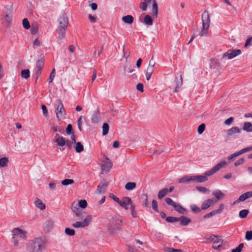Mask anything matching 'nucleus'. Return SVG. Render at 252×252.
Here are the masks:
<instances>
[{
	"mask_svg": "<svg viewBox=\"0 0 252 252\" xmlns=\"http://www.w3.org/2000/svg\"><path fill=\"white\" fill-rule=\"evenodd\" d=\"M23 26L25 29H29L30 28V25L27 19L25 18L23 20Z\"/></svg>",
	"mask_w": 252,
	"mask_h": 252,
	"instance_id": "8fccbe9b",
	"label": "nucleus"
},
{
	"mask_svg": "<svg viewBox=\"0 0 252 252\" xmlns=\"http://www.w3.org/2000/svg\"><path fill=\"white\" fill-rule=\"evenodd\" d=\"M26 238V232L18 228L12 230V239L14 240L13 246L18 247L19 243L25 240Z\"/></svg>",
	"mask_w": 252,
	"mask_h": 252,
	"instance_id": "39448f33",
	"label": "nucleus"
},
{
	"mask_svg": "<svg viewBox=\"0 0 252 252\" xmlns=\"http://www.w3.org/2000/svg\"><path fill=\"white\" fill-rule=\"evenodd\" d=\"M83 119V117L82 116H81L79 119L78 120V128L79 129V130L81 131H82V128H81V125H82V119Z\"/></svg>",
	"mask_w": 252,
	"mask_h": 252,
	"instance_id": "0e129e2a",
	"label": "nucleus"
},
{
	"mask_svg": "<svg viewBox=\"0 0 252 252\" xmlns=\"http://www.w3.org/2000/svg\"><path fill=\"white\" fill-rule=\"evenodd\" d=\"M44 65V60L41 59L40 60H38L36 62V67L35 68V73L36 74V81L37 80L40 75L41 74V72L42 69V67Z\"/></svg>",
	"mask_w": 252,
	"mask_h": 252,
	"instance_id": "9b49d317",
	"label": "nucleus"
},
{
	"mask_svg": "<svg viewBox=\"0 0 252 252\" xmlns=\"http://www.w3.org/2000/svg\"><path fill=\"white\" fill-rule=\"evenodd\" d=\"M92 218L90 215H87L83 221H76L72 224V226L75 228H85L88 226L92 221Z\"/></svg>",
	"mask_w": 252,
	"mask_h": 252,
	"instance_id": "6e6552de",
	"label": "nucleus"
},
{
	"mask_svg": "<svg viewBox=\"0 0 252 252\" xmlns=\"http://www.w3.org/2000/svg\"><path fill=\"white\" fill-rule=\"evenodd\" d=\"M122 20L126 24H131L133 23L134 19L131 15H128L123 17Z\"/></svg>",
	"mask_w": 252,
	"mask_h": 252,
	"instance_id": "c85d7f7f",
	"label": "nucleus"
},
{
	"mask_svg": "<svg viewBox=\"0 0 252 252\" xmlns=\"http://www.w3.org/2000/svg\"><path fill=\"white\" fill-rule=\"evenodd\" d=\"M65 233L68 236H73L75 235V232L74 229H70L69 228H66L65 229Z\"/></svg>",
	"mask_w": 252,
	"mask_h": 252,
	"instance_id": "de8ad7c7",
	"label": "nucleus"
},
{
	"mask_svg": "<svg viewBox=\"0 0 252 252\" xmlns=\"http://www.w3.org/2000/svg\"><path fill=\"white\" fill-rule=\"evenodd\" d=\"M136 187V184L134 182H128L125 185V189L127 190L134 189Z\"/></svg>",
	"mask_w": 252,
	"mask_h": 252,
	"instance_id": "2f4dec72",
	"label": "nucleus"
},
{
	"mask_svg": "<svg viewBox=\"0 0 252 252\" xmlns=\"http://www.w3.org/2000/svg\"><path fill=\"white\" fill-rule=\"evenodd\" d=\"M108 181L103 180L101 182L100 184L97 186L96 192L98 194H104L105 192L106 189L108 186Z\"/></svg>",
	"mask_w": 252,
	"mask_h": 252,
	"instance_id": "f8f14e48",
	"label": "nucleus"
},
{
	"mask_svg": "<svg viewBox=\"0 0 252 252\" xmlns=\"http://www.w3.org/2000/svg\"><path fill=\"white\" fill-rule=\"evenodd\" d=\"M122 207L125 208L126 210L128 209V206L132 203V200L130 198L128 197H125L120 199L118 203Z\"/></svg>",
	"mask_w": 252,
	"mask_h": 252,
	"instance_id": "1a4fd4ad",
	"label": "nucleus"
},
{
	"mask_svg": "<svg viewBox=\"0 0 252 252\" xmlns=\"http://www.w3.org/2000/svg\"><path fill=\"white\" fill-rule=\"evenodd\" d=\"M247 199V196L246 195V193H243L237 199V201H243Z\"/></svg>",
	"mask_w": 252,
	"mask_h": 252,
	"instance_id": "338daca9",
	"label": "nucleus"
},
{
	"mask_svg": "<svg viewBox=\"0 0 252 252\" xmlns=\"http://www.w3.org/2000/svg\"><path fill=\"white\" fill-rule=\"evenodd\" d=\"M106 161H104V163L101 165V169L104 172H109L110 169L112 166V162L107 158H105Z\"/></svg>",
	"mask_w": 252,
	"mask_h": 252,
	"instance_id": "ddd939ff",
	"label": "nucleus"
},
{
	"mask_svg": "<svg viewBox=\"0 0 252 252\" xmlns=\"http://www.w3.org/2000/svg\"><path fill=\"white\" fill-rule=\"evenodd\" d=\"M163 250L165 252H183L181 249H175L169 247H164L163 248Z\"/></svg>",
	"mask_w": 252,
	"mask_h": 252,
	"instance_id": "a18cd8bd",
	"label": "nucleus"
},
{
	"mask_svg": "<svg viewBox=\"0 0 252 252\" xmlns=\"http://www.w3.org/2000/svg\"><path fill=\"white\" fill-rule=\"evenodd\" d=\"M71 140H66V143H65V145L68 149H71L72 144L76 143L75 136L74 133L72 134V135L71 136Z\"/></svg>",
	"mask_w": 252,
	"mask_h": 252,
	"instance_id": "a878e982",
	"label": "nucleus"
},
{
	"mask_svg": "<svg viewBox=\"0 0 252 252\" xmlns=\"http://www.w3.org/2000/svg\"><path fill=\"white\" fill-rule=\"evenodd\" d=\"M205 125L204 124H202L199 126L197 128V132L199 134H202L205 129Z\"/></svg>",
	"mask_w": 252,
	"mask_h": 252,
	"instance_id": "864d4df0",
	"label": "nucleus"
},
{
	"mask_svg": "<svg viewBox=\"0 0 252 252\" xmlns=\"http://www.w3.org/2000/svg\"><path fill=\"white\" fill-rule=\"evenodd\" d=\"M66 29V28H63L62 27H58L57 32L59 35L58 38L59 40H61L65 37Z\"/></svg>",
	"mask_w": 252,
	"mask_h": 252,
	"instance_id": "aec40b11",
	"label": "nucleus"
},
{
	"mask_svg": "<svg viewBox=\"0 0 252 252\" xmlns=\"http://www.w3.org/2000/svg\"><path fill=\"white\" fill-rule=\"evenodd\" d=\"M202 28L199 32V35L200 37L207 36L208 33V30L210 27L211 20L209 12L205 10L202 15Z\"/></svg>",
	"mask_w": 252,
	"mask_h": 252,
	"instance_id": "7ed1b4c3",
	"label": "nucleus"
},
{
	"mask_svg": "<svg viewBox=\"0 0 252 252\" xmlns=\"http://www.w3.org/2000/svg\"><path fill=\"white\" fill-rule=\"evenodd\" d=\"M228 51L230 54L229 55H230V58H231V59H233L241 54V51L240 49L229 50Z\"/></svg>",
	"mask_w": 252,
	"mask_h": 252,
	"instance_id": "bb28decb",
	"label": "nucleus"
},
{
	"mask_svg": "<svg viewBox=\"0 0 252 252\" xmlns=\"http://www.w3.org/2000/svg\"><path fill=\"white\" fill-rule=\"evenodd\" d=\"M47 242L45 238H36L27 243V250L29 252H41L45 249Z\"/></svg>",
	"mask_w": 252,
	"mask_h": 252,
	"instance_id": "f257e3e1",
	"label": "nucleus"
},
{
	"mask_svg": "<svg viewBox=\"0 0 252 252\" xmlns=\"http://www.w3.org/2000/svg\"><path fill=\"white\" fill-rule=\"evenodd\" d=\"M55 69L54 68L53 70H52V71L51 72L50 75V76L49 77V79H48V81H49V83H51L54 77H55Z\"/></svg>",
	"mask_w": 252,
	"mask_h": 252,
	"instance_id": "bf43d9fd",
	"label": "nucleus"
},
{
	"mask_svg": "<svg viewBox=\"0 0 252 252\" xmlns=\"http://www.w3.org/2000/svg\"><path fill=\"white\" fill-rule=\"evenodd\" d=\"M178 221L180 222L181 225L187 226L191 221V220L186 217L182 216L178 218Z\"/></svg>",
	"mask_w": 252,
	"mask_h": 252,
	"instance_id": "4be33fe9",
	"label": "nucleus"
},
{
	"mask_svg": "<svg viewBox=\"0 0 252 252\" xmlns=\"http://www.w3.org/2000/svg\"><path fill=\"white\" fill-rule=\"evenodd\" d=\"M45 224L48 227V230H49L53 227L54 222L52 220H48L45 222Z\"/></svg>",
	"mask_w": 252,
	"mask_h": 252,
	"instance_id": "4d7b16f0",
	"label": "nucleus"
},
{
	"mask_svg": "<svg viewBox=\"0 0 252 252\" xmlns=\"http://www.w3.org/2000/svg\"><path fill=\"white\" fill-rule=\"evenodd\" d=\"M74 181L72 179H66L62 181L61 184L63 186H67L69 185L73 184Z\"/></svg>",
	"mask_w": 252,
	"mask_h": 252,
	"instance_id": "c03bdc74",
	"label": "nucleus"
},
{
	"mask_svg": "<svg viewBox=\"0 0 252 252\" xmlns=\"http://www.w3.org/2000/svg\"><path fill=\"white\" fill-rule=\"evenodd\" d=\"M8 159L7 157H3L0 158V167H5L7 166Z\"/></svg>",
	"mask_w": 252,
	"mask_h": 252,
	"instance_id": "473e14b6",
	"label": "nucleus"
},
{
	"mask_svg": "<svg viewBox=\"0 0 252 252\" xmlns=\"http://www.w3.org/2000/svg\"><path fill=\"white\" fill-rule=\"evenodd\" d=\"M144 22L146 25L151 26L153 24V19L150 15H147L144 17Z\"/></svg>",
	"mask_w": 252,
	"mask_h": 252,
	"instance_id": "f704fd0d",
	"label": "nucleus"
},
{
	"mask_svg": "<svg viewBox=\"0 0 252 252\" xmlns=\"http://www.w3.org/2000/svg\"><path fill=\"white\" fill-rule=\"evenodd\" d=\"M183 84V79L182 76H180L179 78H176V87L174 90L175 92H177L179 89L181 87Z\"/></svg>",
	"mask_w": 252,
	"mask_h": 252,
	"instance_id": "cd10ccee",
	"label": "nucleus"
},
{
	"mask_svg": "<svg viewBox=\"0 0 252 252\" xmlns=\"http://www.w3.org/2000/svg\"><path fill=\"white\" fill-rule=\"evenodd\" d=\"M55 112L57 118L61 121L63 119L65 115V110L63 104L60 99H57L55 104Z\"/></svg>",
	"mask_w": 252,
	"mask_h": 252,
	"instance_id": "423d86ee",
	"label": "nucleus"
},
{
	"mask_svg": "<svg viewBox=\"0 0 252 252\" xmlns=\"http://www.w3.org/2000/svg\"><path fill=\"white\" fill-rule=\"evenodd\" d=\"M216 238V235H211L206 236L205 238V241H204L205 243H208L211 242H214V240Z\"/></svg>",
	"mask_w": 252,
	"mask_h": 252,
	"instance_id": "58836bf2",
	"label": "nucleus"
},
{
	"mask_svg": "<svg viewBox=\"0 0 252 252\" xmlns=\"http://www.w3.org/2000/svg\"><path fill=\"white\" fill-rule=\"evenodd\" d=\"M56 142L57 143L59 146L63 147L65 145L66 142L65 139L64 137L59 136L58 134H56Z\"/></svg>",
	"mask_w": 252,
	"mask_h": 252,
	"instance_id": "412c9836",
	"label": "nucleus"
},
{
	"mask_svg": "<svg viewBox=\"0 0 252 252\" xmlns=\"http://www.w3.org/2000/svg\"><path fill=\"white\" fill-rule=\"evenodd\" d=\"M241 132V129L237 126H233L232 128L228 129L226 131V136L228 138H230L233 136L235 134L240 133Z\"/></svg>",
	"mask_w": 252,
	"mask_h": 252,
	"instance_id": "2eb2a0df",
	"label": "nucleus"
},
{
	"mask_svg": "<svg viewBox=\"0 0 252 252\" xmlns=\"http://www.w3.org/2000/svg\"><path fill=\"white\" fill-rule=\"evenodd\" d=\"M191 211L194 213H197L201 211V209L195 204H192L190 206Z\"/></svg>",
	"mask_w": 252,
	"mask_h": 252,
	"instance_id": "603ef678",
	"label": "nucleus"
},
{
	"mask_svg": "<svg viewBox=\"0 0 252 252\" xmlns=\"http://www.w3.org/2000/svg\"><path fill=\"white\" fill-rule=\"evenodd\" d=\"M12 20V15L11 12L6 13L5 17V22L6 23V26H9Z\"/></svg>",
	"mask_w": 252,
	"mask_h": 252,
	"instance_id": "4c0bfd02",
	"label": "nucleus"
},
{
	"mask_svg": "<svg viewBox=\"0 0 252 252\" xmlns=\"http://www.w3.org/2000/svg\"><path fill=\"white\" fill-rule=\"evenodd\" d=\"M66 133L67 135L71 134V136L72 133H74L73 131L72 126L71 124L68 125L66 129Z\"/></svg>",
	"mask_w": 252,
	"mask_h": 252,
	"instance_id": "09e8293b",
	"label": "nucleus"
},
{
	"mask_svg": "<svg viewBox=\"0 0 252 252\" xmlns=\"http://www.w3.org/2000/svg\"><path fill=\"white\" fill-rule=\"evenodd\" d=\"M152 208L156 212H158V205L156 200H153L152 203Z\"/></svg>",
	"mask_w": 252,
	"mask_h": 252,
	"instance_id": "6e6d98bb",
	"label": "nucleus"
},
{
	"mask_svg": "<svg viewBox=\"0 0 252 252\" xmlns=\"http://www.w3.org/2000/svg\"><path fill=\"white\" fill-rule=\"evenodd\" d=\"M178 182L181 184H189L191 182H194V176H185L182 178H180L178 180Z\"/></svg>",
	"mask_w": 252,
	"mask_h": 252,
	"instance_id": "f3484780",
	"label": "nucleus"
},
{
	"mask_svg": "<svg viewBox=\"0 0 252 252\" xmlns=\"http://www.w3.org/2000/svg\"><path fill=\"white\" fill-rule=\"evenodd\" d=\"M76 146L75 147V151L77 153H81L84 150V146L81 142H76Z\"/></svg>",
	"mask_w": 252,
	"mask_h": 252,
	"instance_id": "c9c22d12",
	"label": "nucleus"
},
{
	"mask_svg": "<svg viewBox=\"0 0 252 252\" xmlns=\"http://www.w3.org/2000/svg\"><path fill=\"white\" fill-rule=\"evenodd\" d=\"M251 151H252V146L244 148V149L241 150L240 151L233 154L232 155H230L228 158L229 160H230L233 159L234 158L243 154V153L248 152Z\"/></svg>",
	"mask_w": 252,
	"mask_h": 252,
	"instance_id": "4468645a",
	"label": "nucleus"
},
{
	"mask_svg": "<svg viewBox=\"0 0 252 252\" xmlns=\"http://www.w3.org/2000/svg\"><path fill=\"white\" fill-rule=\"evenodd\" d=\"M243 129L247 132H252V124L250 122H245Z\"/></svg>",
	"mask_w": 252,
	"mask_h": 252,
	"instance_id": "72a5a7b5",
	"label": "nucleus"
},
{
	"mask_svg": "<svg viewBox=\"0 0 252 252\" xmlns=\"http://www.w3.org/2000/svg\"><path fill=\"white\" fill-rule=\"evenodd\" d=\"M166 220L169 222H174L178 221V218L174 217H167L166 218Z\"/></svg>",
	"mask_w": 252,
	"mask_h": 252,
	"instance_id": "3c124183",
	"label": "nucleus"
},
{
	"mask_svg": "<svg viewBox=\"0 0 252 252\" xmlns=\"http://www.w3.org/2000/svg\"><path fill=\"white\" fill-rule=\"evenodd\" d=\"M130 211L131 216L133 218H136L138 217L137 212L135 210V206L133 203L131 204Z\"/></svg>",
	"mask_w": 252,
	"mask_h": 252,
	"instance_id": "ea45409f",
	"label": "nucleus"
},
{
	"mask_svg": "<svg viewBox=\"0 0 252 252\" xmlns=\"http://www.w3.org/2000/svg\"><path fill=\"white\" fill-rule=\"evenodd\" d=\"M71 210L75 213L76 217H81L82 216L83 211L78 207L76 202H74L72 203Z\"/></svg>",
	"mask_w": 252,
	"mask_h": 252,
	"instance_id": "a211bd4d",
	"label": "nucleus"
},
{
	"mask_svg": "<svg viewBox=\"0 0 252 252\" xmlns=\"http://www.w3.org/2000/svg\"><path fill=\"white\" fill-rule=\"evenodd\" d=\"M246 239L247 240H252V231H248L246 233Z\"/></svg>",
	"mask_w": 252,
	"mask_h": 252,
	"instance_id": "052dcab7",
	"label": "nucleus"
},
{
	"mask_svg": "<svg viewBox=\"0 0 252 252\" xmlns=\"http://www.w3.org/2000/svg\"><path fill=\"white\" fill-rule=\"evenodd\" d=\"M217 202V200L214 199H208L204 201L201 205V209L202 210H206L210 206L213 205L215 203Z\"/></svg>",
	"mask_w": 252,
	"mask_h": 252,
	"instance_id": "dca6fc26",
	"label": "nucleus"
},
{
	"mask_svg": "<svg viewBox=\"0 0 252 252\" xmlns=\"http://www.w3.org/2000/svg\"><path fill=\"white\" fill-rule=\"evenodd\" d=\"M58 21L59 23L58 27L67 28L68 24V19L66 14L62 13L58 18Z\"/></svg>",
	"mask_w": 252,
	"mask_h": 252,
	"instance_id": "9d476101",
	"label": "nucleus"
},
{
	"mask_svg": "<svg viewBox=\"0 0 252 252\" xmlns=\"http://www.w3.org/2000/svg\"><path fill=\"white\" fill-rule=\"evenodd\" d=\"M123 224V220L117 217L112 218L108 225L107 229L111 233H115L121 229Z\"/></svg>",
	"mask_w": 252,
	"mask_h": 252,
	"instance_id": "20e7f679",
	"label": "nucleus"
},
{
	"mask_svg": "<svg viewBox=\"0 0 252 252\" xmlns=\"http://www.w3.org/2000/svg\"><path fill=\"white\" fill-rule=\"evenodd\" d=\"M34 204L40 210H44L46 208L45 204L38 198L35 201Z\"/></svg>",
	"mask_w": 252,
	"mask_h": 252,
	"instance_id": "c756f323",
	"label": "nucleus"
},
{
	"mask_svg": "<svg viewBox=\"0 0 252 252\" xmlns=\"http://www.w3.org/2000/svg\"><path fill=\"white\" fill-rule=\"evenodd\" d=\"M153 2L152 5V13L153 15L157 18L158 14V4L156 0H152Z\"/></svg>",
	"mask_w": 252,
	"mask_h": 252,
	"instance_id": "393cba45",
	"label": "nucleus"
},
{
	"mask_svg": "<svg viewBox=\"0 0 252 252\" xmlns=\"http://www.w3.org/2000/svg\"><path fill=\"white\" fill-rule=\"evenodd\" d=\"M244 245L243 243L240 244L237 247L233 249L231 252H241L243 248L244 247Z\"/></svg>",
	"mask_w": 252,
	"mask_h": 252,
	"instance_id": "5fc2aeb1",
	"label": "nucleus"
},
{
	"mask_svg": "<svg viewBox=\"0 0 252 252\" xmlns=\"http://www.w3.org/2000/svg\"><path fill=\"white\" fill-rule=\"evenodd\" d=\"M142 198L144 199V202H145V203H144V205L145 207H149L150 205H149V204L148 203V196H147V194H142Z\"/></svg>",
	"mask_w": 252,
	"mask_h": 252,
	"instance_id": "13d9d810",
	"label": "nucleus"
},
{
	"mask_svg": "<svg viewBox=\"0 0 252 252\" xmlns=\"http://www.w3.org/2000/svg\"><path fill=\"white\" fill-rule=\"evenodd\" d=\"M227 164V162L222 161L218 163L215 166L210 170L205 172L202 175H194V183H203L208 180V177L212 176L221 168L224 167Z\"/></svg>",
	"mask_w": 252,
	"mask_h": 252,
	"instance_id": "f03ea898",
	"label": "nucleus"
},
{
	"mask_svg": "<svg viewBox=\"0 0 252 252\" xmlns=\"http://www.w3.org/2000/svg\"><path fill=\"white\" fill-rule=\"evenodd\" d=\"M109 126L107 123H104L102 126V134L106 135L109 131Z\"/></svg>",
	"mask_w": 252,
	"mask_h": 252,
	"instance_id": "79ce46f5",
	"label": "nucleus"
},
{
	"mask_svg": "<svg viewBox=\"0 0 252 252\" xmlns=\"http://www.w3.org/2000/svg\"><path fill=\"white\" fill-rule=\"evenodd\" d=\"M233 121H234V118H233V117H230L229 118H228V119L224 121V123L226 125L230 126L233 122Z\"/></svg>",
	"mask_w": 252,
	"mask_h": 252,
	"instance_id": "e2e57ef3",
	"label": "nucleus"
},
{
	"mask_svg": "<svg viewBox=\"0 0 252 252\" xmlns=\"http://www.w3.org/2000/svg\"><path fill=\"white\" fill-rule=\"evenodd\" d=\"M166 203L173 207L175 210L181 214H186L187 213V210L183 208L180 204L175 203L170 198H166L165 199Z\"/></svg>",
	"mask_w": 252,
	"mask_h": 252,
	"instance_id": "0eeeda50",
	"label": "nucleus"
},
{
	"mask_svg": "<svg viewBox=\"0 0 252 252\" xmlns=\"http://www.w3.org/2000/svg\"><path fill=\"white\" fill-rule=\"evenodd\" d=\"M223 240L221 236H216V238L214 241L213 244V248L214 249H218L220 247H221L222 244Z\"/></svg>",
	"mask_w": 252,
	"mask_h": 252,
	"instance_id": "6ab92c4d",
	"label": "nucleus"
},
{
	"mask_svg": "<svg viewBox=\"0 0 252 252\" xmlns=\"http://www.w3.org/2000/svg\"><path fill=\"white\" fill-rule=\"evenodd\" d=\"M196 189L200 192H206L208 191V189L204 187H196Z\"/></svg>",
	"mask_w": 252,
	"mask_h": 252,
	"instance_id": "69168bd1",
	"label": "nucleus"
},
{
	"mask_svg": "<svg viewBox=\"0 0 252 252\" xmlns=\"http://www.w3.org/2000/svg\"><path fill=\"white\" fill-rule=\"evenodd\" d=\"M168 193V190L166 188H164L162 189L159 191L158 195V198L159 199H161L164 196H165Z\"/></svg>",
	"mask_w": 252,
	"mask_h": 252,
	"instance_id": "7c9ffc66",
	"label": "nucleus"
},
{
	"mask_svg": "<svg viewBox=\"0 0 252 252\" xmlns=\"http://www.w3.org/2000/svg\"><path fill=\"white\" fill-rule=\"evenodd\" d=\"M41 45V42L38 40V39H35L33 41V48H35L37 46H40Z\"/></svg>",
	"mask_w": 252,
	"mask_h": 252,
	"instance_id": "774afa93",
	"label": "nucleus"
},
{
	"mask_svg": "<svg viewBox=\"0 0 252 252\" xmlns=\"http://www.w3.org/2000/svg\"><path fill=\"white\" fill-rule=\"evenodd\" d=\"M30 70L29 69H24L21 72V76L25 79H28L30 77Z\"/></svg>",
	"mask_w": 252,
	"mask_h": 252,
	"instance_id": "37998d69",
	"label": "nucleus"
},
{
	"mask_svg": "<svg viewBox=\"0 0 252 252\" xmlns=\"http://www.w3.org/2000/svg\"><path fill=\"white\" fill-rule=\"evenodd\" d=\"M100 119V113L97 111L94 112L91 121L93 123H97L99 122Z\"/></svg>",
	"mask_w": 252,
	"mask_h": 252,
	"instance_id": "b1692460",
	"label": "nucleus"
},
{
	"mask_svg": "<svg viewBox=\"0 0 252 252\" xmlns=\"http://www.w3.org/2000/svg\"><path fill=\"white\" fill-rule=\"evenodd\" d=\"M249 213V211L248 210L245 209V210H241L239 212V216L241 218L244 219L247 217Z\"/></svg>",
	"mask_w": 252,
	"mask_h": 252,
	"instance_id": "49530a36",
	"label": "nucleus"
},
{
	"mask_svg": "<svg viewBox=\"0 0 252 252\" xmlns=\"http://www.w3.org/2000/svg\"><path fill=\"white\" fill-rule=\"evenodd\" d=\"M217 214L215 210H214L210 213L207 214L205 215L203 217L204 219L209 218L212 216H215V215Z\"/></svg>",
	"mask_w": 252,
	"mask_h": 252,
	"instance_id": "680f3d73",
	"label": "nucleus"
},
{
	"mask_svg": "<svg viewBox=\"0 0 252 252\" xmlns=\"http://www.w3.org/2000/svg\"><path fill=\"white\" fill-rule=\"evenodd\" d=\"M212 194L216 197V200L217 201L223 198L224 196V194L219 189L213 191Z\"/></svg>",
	"mask_w": 252,
	"mask_h": 252,
	"instance_id": "5701e85b",
	"label": "nucleus"
},
{
	"mask_svg": "<svg viewBox=\"0 0 252 252\" xmlns=\"http://www.w3.org/2000/svg\"><path fill=\"white\" fill-rule=\"evenodd\" d=\"M152 0H144V2H141L140 4V8L143 11H145L147 8V4L150 2Z\"/></svg>",
	"mask_w": 252,
	"mask_h": 252,
	"instance_id": "a19ab883",
	"label": "nucleus"
},
{
	"mask_svg": "<svg viewBox=\"0 0 252 252\" xmlns=\"http://www.w3.org/2000/svg\"><path fill=\"white\" fill-rule=\"evenodd\" d=\"M76 204L78 205L79 208H81L82 209L86 208L88 205L87 201L85 199L79 200Z\"/></svg>",
	"mask_w": 252,
	"mask_h": 252,
	"instance_id": "e433bc0d",
	"label": "nucleus"
}]
</instances>
